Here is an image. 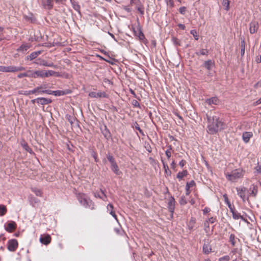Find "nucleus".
I'll use <instances>...</instances> for the list:
<instances>
[{"label":"nucleus","mask_w":261,"mask_h":261,"mask_svg":"<svg viewBox=\"0 0 261 261\" xmlns=\"http://www.w3.org/2000/svg\"><path fill=\"white\" fill-rule=\"evenodd\" d=\"M207 120V132L210 134H216L218 132L224 129L225 124L216 115H213L211 111L206 115Z\"/></svg>","instance_id":"nucleus-1"},{"label":"nucleus","mask_w":261,"mask_h":261,"mask_svg":"<svg viewBox=\"0 0 261 261\" xmlns=\"http://www.w3.org/2000/svg\"><path fill=\"white\" fill-rule=\"evenodd\" d=\"M245 170L241 168L235 169L231 172L225 171L224 174L226 179L231 182H237L242 178L245 174Z\"/></svg>","instance_id":"nucleus-2"},{"label":"nucleus","mask_w":261,"mask_h":261,"mask_svg":"<svg viewBox=\"0 0 261 261\" xmlns=\"http://www.w3.org/2000/svg\"><path fill=\"white\" fill-rule=\"evenodd\" d=\"M77 198L80 203L85 207H90L91 209L94 208L93 202L86 194L79 193L77 195Z\"/></svg>","instance_id":"nucleus-3"},{"label":"nucleus","mask_w":261,"mask_h":261,"mask_svg":"<svg viewBox=\"0 0 261 261\" xmlns=\"http://www.w3.org/2000/svg\"><path fill=\"white\" fill-rule=\"evenodd\" d=\"M25 70V68L22 66H0V71L4 72H15Z\"/></svg>","instance_id":"nucleus-4"},{"label":"nucleus","mask_w":261,"mask_h":261,"mask_svg":"<svg viewBox=\"0 0 261 261\" xmlns=\"http://www.w3.org/2000/svg\"><path fill=\"white\" fill-rule=\"evenodd\" d=\"M237 194L242 199L243 202L248 200L249 197V190L244 187H240L236 188Z\"/></svg>","instance_id":"nucleus-5"},{"label":"nucleus","mask_w":261,"mask_h":261,"mask_svg":"<svg viewBox=\"0 0 261 261\" xmlns=\"http://www.w3.org/2000/svg\"><path fill=\"white\" fill-rule=\"evenodd\" d=\"M35 63L40 66L45 67H53L54 68H56L57 67V66L55 65L54 63L51 62H47V61L42 59L41 58L38 59L37 61L35 62Z\"/></svg>","instance_id":"nucleus-6"},{"label":"nucleus","mask_w":261,"mask_h":261,"mask_svg":"<svg viewBox=\"0 0 261 261\" xmlns=\"http://www.w3.org/2000/svg\"><path fill=\"white\" fill-rule=\"evenodd\" d=\"M89 96L92 98H106L108 96L105 92L101 91H92L89 93Z\"/></svg>","instance_id":"nucleus-7"},{"label":"nucleus","mask_w":261,"mask_h":261,"mask_svg":"<svg viewBox=\"0 0 261 261\" xmlns=\"http://www.w3.org/2000/svg\"><path fill=\"white\" fill-rule=\"evenodd\" d=\"M18 242L15 239L10 240L8 242V249L12 252L15 251L18 247Z\"/></svg>","instance_id":"nucleus-8"},{"label":"nucleus","mask_w":261,"mask_h":261,"mask_svg":"<svg viewBox=\"0 0 261 261\" xmlns=\"http://www.w3.org/2000/svg\"><path fill=\"white\" fill-rule=\"evenodd\" d=\"M168 208L169 212L171 213V216L172 217L175 209V199L173 197H171L169 199Z\"/></svg>","instance_id":"nucleus-9"},{"label":"nucleus","mask_w":261,"mask_h":261,"mask_svg":"<svg viewBox=\"0 0 261 261\" xmlns=\"http://www.w3.org/2000/svg\"><path fill=\"white\" fill-rule=\"evenodd\" d=\"M232 214V218L235 220H238L239 219H242L245 222H248L247 220L243 216L241 215L239 213H238L235 208L232 210V211H230Z\"/></svg>","instance_id":"nucleus-10"},{"label":"nucleus","mask_w":261,"mask_h":261,"mask_svg":"<svg viewBox=\"0 0 261 261\" xmlns=\"http://www.w3.org/2000/svg\"><path fill=\"white\" fill-rule=\"evenodd\" d=\"M258 29V23L257 21H253L249 25V32L251 34L256 33Z\"/></svg>","instance_id":"nucleus-11"},{"label":"nucleus","mask_w":261,"mask_h":261,"mask_svg":"<svg viewBox=\"0 0 261 261\" xmlns=\"http://www.w3.org/2000/svg\"><path fill=\"white\" fill-rule=\"evenodd\" d=\"M40 241L44 245H48L50 243L51 237L48 234L41 235L40 238Z\"/></svg>","instance_id":"nucleus-12"},{"label":"nucleus","mask_w":261,"mask_h":261,"mask_svg":"<svg viewBox=\"0 0 261 261\" xmlns=\"http://www.w3.org/2000/svg\"><path fill=\"white\" fill-rule=\"evenodd\" d=\"M253 136V133L251 132H245L243 133L242 135V139L243 141L247 143H248L250 138H252Z\"/></svg>","instance_id":"nucleus-13"},{"label":"nucleus","mask_w":261,"mask_h":261,"mask_svg":"<svg viewBox=\"0 0 261 261\" xmlns=\"http://www.w3.org/2000/svg\"><path fill=\"white\" fill-rule=\"evenodd\" d=\"M16 228V224L14 221H11L9 223L7 226L5 227V229L9 232H13Z\"/></svg>","instance_id":"nucleus-14"},{"label":"nucleus","mask_w":261,"mask_h":261,"mask_svg":"<svg viewBox=\"0 0 261 261\" xmlns=\"http://www.w3.org/2000/svg\"><path fill=\"white\" fill-rule=\"evenodd\" d=\"M111 169L117 175H120L122 174V172L119 170L117 163L111 165Z\"/></svg>","instance_id":"nucleus-15"},{"label":"nucleus","mask_w":261,"mask_h":261,"mask_svg":"<svg viewBox=\"0 0 261 261\" xmlns=\"http://www.w3.org/2000/svg\"><path fill=\"white\" fill-rule=\"evenodd\" d=\"M42 3L45 8L50 9L53 7L54 0H42Z\"/></svg>","instance_id":"nucleus-16"},{"label":"nucleus","mask_w":261,"mask_h":261,"mask_svg":"<svg viewBox=\"0 0 261 261\" xmlns=\"http://www.w3.org/2000/svg\"><path fill=\"white\" fill-rule=\"evenodd\" d=\"M94 196L95 197L99 198L104 201H106L107 199V196L103 190H100L98 192L94 193Z\"/></svg>","instance_id":"nucleus-17"},{"label":"nucleus","mask_w":261,"mask_h":261,"mask_svg":"<svg viewBox=\"0 0 261 261\" xmlns=\"http://www.w3.org/2000/svg\"><path fill=\"white\" fill-rule=\"evenodd\" d=\"M51 102V100L50 99L41 97L37 98V103L41 105H46Z\"/></svg>","instance_id":"nucleus-18"},{"label":"nucleus","mask_w":261,"mask_h":261,"mask_svg":"<svg viewBox=\"0 0 261 261\" xmlns=\"http://www.w3.org/2000/svg\"><path fill=\"white\" fill-rule=\"evenodd\" d=\"M205 102L208 105L214 104L215 105H218L219 100L217 97H213L205 100Z\"/></svg>","instance_id":"nucleus-19"},{"label":"nucleus","mask_w":261,"mask_h":261,"mask_svg":"<svg viewBox=\"0 0 261 261\" xmlns=\"http://www.w3.org/2000/svg\"><path fill=\"white\" fill-rule=\"evenodd\" d=\"M107 210L108 212H109V213L115 219V220L118 222L117 216L115 214V212L113 211L114 207L113 205L109 203L107 206Z\"/></svg>","instance_id":"nucleus-20"},{"label":"nucleus","mask_w":261,"mask_h":261,"mask_svg":"<svg viewBox=\"0 0 261 261\" xmlns=\"http://www.w3.org/2000/svg\"><path fill=\"white\" fill-rule=\"evenodd\" d=\"M42 86H39V87H37L35 88L33 90H30L28 92V93H29V94H42L43 92H42V91H43V90H42Z\"/></svg>","instance_id":"nucleus-21"},{"label":"nucleus","mask_w":261,"mask_h":261,"mask_svg":"<svg viewBox=\"0 0 261 261\" xmlns=\"http://www.w3.org/2000/svg\"><path fill=\"white\" fill-rule=\"evenodd\" d=\"M257 188L254 185L249 190V194L250 196L255 197L257 193Z\"/></svg>","instance_id":"nucleus-22"},{"label":"nucleus","mask_w":261,"mask_h":261,"mask_svg":"<svg viewBox=\"0 0 261 261\" xmlns=\"http://www.w3.org/2000/svg\"><path fill=\"white\" fill-rule=\"evenodd\" d=\"M40 54V51H34L29 56H28L27 57V58L28 60H30L31 61L36 58Z\"/></svg>","instance_id":"nucleus-23"},{"label":"nucleus","mask_w":261,"mask_h":261,"mask_svg":"<svg viewBox=\"0 0 261 261\" xmlns=\"http://www.w3.org/2000/svg\"><path fill=\"white\" fill-rule=\"evenodd\" d=\"M21 146L28 152L30 153H33L32 149L29 146L28 143L24 140L22 141L20 143Z\"/></svg>","instance_id":"nucleus-24"},{"label":"nucleus","mask_w":261,"mask_h":261,"mask_svg":"<svg viewBox=\"0 0 261 261\" xmlns=\"http://www.w3.org/2000/svg\"><path fill=\"white\" fill-rule=\"evenodd\" d=\"M196 223V219L192 217L188 223V227L190 230H192L195 227Z\"/></svg>","instance_id":"nucleus-25"},{"label":"nucleus","mask_w":261,"mask_h":261,"mask_svg":"<svg viewBox=\"0 0 261 261\" xmlns=\"http://www.w3.org/2000/svg\"><path fill=\"white\" fill-rule=\"evenodd\" d=\"M212 251V248L208 244L204 243L203 246V252L204 253L208 254Z\"/></svg>","instance_id":"nucleus-26"},{"label":"nucleus","mask_w":261,"mask_h":261,"mask_svg":"<svg viewBox=\"0 0 261 261\" xmlns=\"http://www.w3.org/2000/svg\"><path fill=\"white\" fill-rule=\"evenodd\" d=\"M135 35L138 36L140 40H143L144 39V35L140 29L136 31H134Z\"/></svg>","instance_id":"nucleus-27"},{"label":"nucleus","mask_w":261,"mask_h":261,"mask_svg":"<svg viewBox=\"0 0 261 261\" xmlns=\"http://www.w3.org/2000/svg\"><path fill=\"white\" fill-rule=\"evenodd\" d=\"M239 240L238 238H236L234 234H231L229 236V242L233 246H234L236 244L237 241Z\"/></svg>","instance_id":"nucleus-28"},{"label":"nucleus","mask_w":261,"mask_h":261,"mask_svg":"<svg viewBox=\"0 0 261 261\" xmlns=\"http://www.w3.org/2000/svg\"><path fill=\"white\" fill-rule=\"evenodd\" d=\"M7 210L5 205L0 204V216H3L7 213Z\"/></svg>","instance_id":"nucleus-29"},{"label":"nucleus","mask_w":261,"mask_h":261,"mask_svg":"<svg viewBox=\"0 0 261 261\" xmlns=\"http://www.w3.org/2000/svg\"><path fill=\"white\" fill-rule=\"evenodd\" d=\"M30 47V45L27 44H23L19 47V48L18 49V50L23 52L27 51Z\"/></svg>","instance_id":"nucleus-30"},{"label":"nucleus","mask_w":261,"mask_h":261,"mask_svg":"<svg viewBox=\"0 0 261 261\" xmlns=\"http://www.w3.org/2000/svg\"><path fill=\"white\" fill-rule=\"evenodd\" d=\"M54 95L55 96H61L64 95L68 93L67 91L63 90H57L54 91Z\"/></svg>","instance_id":"nucleus-31"},{"label":"nucleus","mask_w":261,"mask_h":261,"mask_svg":"<svg viewBox=\"0 0 261 261\" xmlns=\"http://www.w3.org/2000/svg\"><path fill=\"white\" fill-rule=\"evenodd\" d=\"M229 0H222V4L224 7L226 11H228L229 10Z\"/></svg>","instance_id":"nucleus-32"},{"label":"nucleus","mask_w":261,"mask_h":261,"mask_svg":"<svg viewBox=\"0 0 261 261\" xmlns=\"http://www.w3.org/2000/svg\"><path fill=\"white\" fill-rule=\"evenodd\" d=\"M187 175V170L183 171L182 172H179L177 174V178L179 180L181 179L184 177L186 176Z\"/></svg>","instance_id":"nucleus-33"},{"label":"nucleus","mask_w":261,"mask_h":261,"mask_svg":"<svg viewBox=\"0 0 261 261\" xmlns=\"http://www.w3.org/2000/svg\"><path fill=\"white\" fill-rule=\"evenodd\" d=\"M213 64L211 60H208L204 62V66L207 70H211Z\"/></svg>","instance_id":"nucleus-34"},{"label":"nucleus","mask_w":261,"mask_h":261,"mask_svg":"<svg viewBox=\"0 0 261 261\" xmlns=\"http://www.w3.org/2000/svg\"><path fill=\"white\" fill-rule=\"evenodd\" d=\"M48 71L49 76H54L56 77H59L60 76V74L58 72L51 70H48Z\"/></svg>","instance_id":"nucleus-35"},{"label":"nucleus","mask_w":261,"mask_h":261,"mask_svg":"<svg viewBox=\"0 0 261 261\" xmlns=\"http://www.w3.org/2000/svg\"><path fill=\"white\" fill-rule=\"evenodd\" d=\"M34 70H28L25 72L26 73V77L29 78H34Z\"/></svg>","instance_id":"nucleus-36"},{"label":"nucleus","mask_w":261,"mask_h":261,"mask_svg":"<svg viewBox=\"0 0 261 261\" xmlns=\"http://www.w3.org/2000/svg\"><path fill=\"white\" fill-rule=\"evenodd\" d=\"M107 158L108 161L110 162L111 165L116 163L115 159L111 154H108L107 155Z\"/></svg>","instance_id":"nucleus-37"},{"label":"nucleus","mask_w":261,"mask_h":261,"mask_svg":"<svg viewBox=\"0 0 261 261\" xmlns=\"http://www.w3.org/2000/svg\"><path fill=\"white\" fill-rule=\"evenodd\" d=\"M32 190L34 193H35V194L37 196H40V197L42 196V191L40 189H38L37 188H32Z\"/></svg>","instance_id":"nucleus-38"},{"label":"nucleus","mask_w":261,"mask_h":261,"mask_svg":"<svg viewBox=\"0 0 261 261\" xmlns=\"http://www.w3.org/2000/svg\"><path fill=\"white\" fill-rule=\"evenodd\" d=\"M167 7L169 8H172L174 6L173 0H165Z\"/></svg>","instance_id":"nucleus-39"},{"label":"nucleus","mask_w":261,"mask_h":261,"mask_svg":"<svg viewBox=\"0 0 261 261\" xmlns=\"http://www.w3.org/2000/svg\"><path fill=\"white\" fill-rule=\"evenodd\" d=\"M245 40L244 39H241V55H243L245 53Z\"/></svg>","instance_id":"nucleus-40"},{"label":"nucleus","mask_w":261,"mask_h":261,"mask_svg":"<svg viewBox=\"0 0 261 261\" xmlns=\"http://www.w3.org/2000/svg\"><path fill=\"white\" fill-rule=\"evenodd\" d=\"M162 162L163 164V167H164V168L165 169V173L168 174V170H169V167H168V165L165 163V162H164V161L162 159ZM169 174H170V171H169Z\"/></svg>","instance_id":"nucleus-41"},{"label":"nucleus","mask_w":261,"mask_h":261,"mask_svg":"<svg viewBox=\"0 0 261 261\" xmlns=\"http://www.w3.org/2000/svg\"><path fill=\"white\" fill-rule=\"evenodd\" d=\"M208 54V50L205 49H202L200 50V53H196L197 55H199V54L201 55H206Z\"/></svg>","instance_id":"nucleus-42"},{"label":"nucleus","mask_w":261,"mask_h":261,"mask_svg":"<svg viewBox=\"0 0 261 261\" xmlns=\"http://www.w3.org/2000/svg\"><path fill=\"white\" fill-rule=\"evenodd\" d=\"M190 33L193 36L195 39L197 40L198 39V36L197 35V32L195 30H192L190 31Z\"/></svg>","instance_id":"nucleus-43"},{"label":"nucleus","mask_w":261,"mask_h":261,"mask_svg":"<svg viewBox=\"0 0 261 261\" xmlns=\"http://www.w3.org/2000/svg\"><path fill=\"white\" fill-rule=\"evenodd\" d=\"M230 257L228 255L224 256L219 259V261H229Z\"/></svg>","instance_id":"nucleus-44"},{"label":"nucleus","mask_w":261,"mask_h":261,"mask_svg":"<svg viewBox=\"0 0 261 261\" xmlns=\"http://www.w3.org/2000/svg\"><path fill=\"white\" fill-rule=\"evenodd\" d=\"M195 185V183L194 181L191 180L190 182L187 183L186 187H187V188H192L193 186H194Z\"/></svg>","instance_id":"nucleus-45"},{"label":"nucleus","mask_w":261,"mask_h":261,"mask_svg":"<svg viewBox=\"0 0 261 261\" xmlns=\"http://www.w3.org/2000/svg\"><path fill=\"white\" fill-rule=\"evenodd\" d=\"M171 147H170L169 149H167L165 151L166 155L168 159H169L171 156Z\"/></svg>","instance_id":"nucleus-46"},{"label":"nucleus","mask_w":261,"mask_h":261,"mask_svg":"<svg viewBox=\"0 0 261 261\" xmlns=\"http://www.w3.org/2000/svg\"><path fill=\"white\" fill-rule=\"evenodd\" d=\"M179 11L180 14L184 15L186 11V8L185 7H181L179 9Z\"/></svg>","instance_id":"nucleus-47"},{"label":"nucleus","mask_w":261,"mask_h":261,"mask_svg":"<svg viewBox=\"0 0 261 261\" xmlns=\"http://www.w3.org/2000/svg\"><path fill=\"white\" fill-rule=\"evenodd\" d=\"M34 79H36V78H39L40 77V73H39V70H34Z\"/></svg>","instance_id":"nucleus-48"},{"label":"nucleus","mask_w":261,"mask_h":261,"mask_svg":"<svg viewBox=\"0 0 261 261\" xmlns=\"http://www.w3.org/2000/svg\"><path fill=\"white\" fill-rule=\"evenodd\" d=\"M54 91H51L50 90H44L43 91H42L43 93H46L47 94H52V95H54V93H53Z\"/></svg>","instance_id":"nucleus-49"},{"label":"nucleus","mask_w":261,"mask_h":261,"mask_svg":"<svg viewBox=\"0 0 261 261\" xmlns=\"http://www.w3.org/2000/svg\"><path fill=\"white\" fill-rule=\"evenodd\" d=\"M180 203L181 204H185L187 203V201L185 198V197L184 196H182L180 198Z\"/></svg>","instance_id":"nucleus-50"},{"label":"nucleus","mask_w":261,"mask_h":261,"mask_svg":"<svg viewBox=\"0 0 261 261\" xmlns=\"http://www.w3.org/2000/svg\"><path fill=\"white\" fill-rule=\"evenodd\" d=\"M227 206H228L229 210H230V211H232V210L234 208V206H232L231 203H230V201L225 203Z\"/></svg>","instance_id":"nucleus-51"},{"label":"nucleus","mask_w":261,"mask_h":261,"mask_svg":"<svg viewBox=\"0 0 261 261\" xmlns=\"http://www.w3.org/2000/svg\"><path fill=\"white\" fill-rule=\"evenodd\" d=\"M132 104L135 106V107H140V105H139V103L138 102V101L136 100H133L132 101Z\"/></svg>","instance_id":"nucleus-52"},{"label":"nucleus","mask_w":261,"mask_h":261,"mask_svg":"<svg viewBox=\"0 0 261 261\" xmlns=\"http://www.w3.org/2000/svg\"><path fill=\"white\" fill-rule=\"evenodd\" d=\"M24 77H26V73L25 72L21 73L17 75V77L19 78V79H21V78H22Z\"/></svg>","instance_id":"nucleus-53"},{"label":"nucleus","mask_w":261,"mask_h":261,"mask_svg":"<svg viewBox=\"0 0 261 261\" xmlns=\"http://www.w3.org/2000/svg\"><path fill=\"white\" fill-rule=\"evenodd\" d=\"M137 10L141 14H144V9H143V7H139L137 8Z\"/></svg>","instance_id":"nucleus-54"},{"label":"nucleus","mask_w":261,"mask_h":261,"mask_svg":"<svg viewBox=\"0 0 261 261\" xmlns=\"http://www.w3.org/2000/svg\"><path fill=\"white\" fill-rule=\"evenodd\" d=\"M223 197L224 198V200L225 203H226V202L229 201L227 194H224Z\"/></svg>","instance_id":"nucleus-55"},{"label":"nucleus","mask_w":261,"mask_h":261,"mask_svg":"<svg viewBox=\"0 0 261 261\" xmlns=\"http://www.w3.org/2000/svg\"><path fill=\"white\" fill-rule=\"evenodd\" d=\"M39 70V73H40V78H44V70Z\"/></svg>","instance_id":"nucleus-56"},{"label":"nucleus","mask_w":261,"mask_h":261,"mask_svg":"<svg viewBox=\"0 0 261 261\" xmlns=\"http://www.w3.org/2000/svg\"><path fill=\"white\" fill-rule=\"evenodd\" d=\"M261 103V97L258 99L257 101L254 102L253 106H256Z\"/></svg>","instance_id":"nucleus-57"},{"label":"nucleus","mask_w":261,"mask_h":261,"mask_svg":"<svg viewBox=\"0 0 261 261\" xmlns=\"http://www.w3.org/2000/svg\"><path fill=\"white\" fill-rule=\"evenodd\" d=\"M211 211L210 208H208V207H205L203 210V214H205L208 212H210Z\"/></svg>","instance_id":"nucleus-58"},{"label":"nucleus","mask_w":261,"mask_h":261,"mask_svg":"<svg viewBox=\"0 0 261 261\" xmlns=\"http://www.w3.org/2000/svg\"><path fill=\"white\" fill-rule=\"evenodd\" d=\"M44 78H46L49 77L48 70H44Z\"/></svg>","instance_id":"nucleus-59"},{"label":"nucleus","mask_w":261,"mask_h":261,"mask_svg":"<svg viewBox=\"0 0 261 261\" xmlns=\"http://www.w3.org/2000/svg\"><path fill=\"white\" fill-rule=\"evenodd\" d=\"M186 164V161L185 160H181L179 163V165L180 167H183Z\"/></svg>","instance_id":"nucleus-60"},{"label":"nucleus","mask_w":261,"mask_h":261,"mask_svg":"<svg viewBox=\"0 0 261 261\" xmlns=\"http://www.w3.org/2000/svg\"><path fill=\"white\" fill-rule=\"evenodd\" d=\"M207 221H208V223H213L215 221V219L213 217H211V218H209Z\"/></svg>","instance_id":"nucleus-61"},{"label":"nucleus","mask_w":261,"mask_h":261,"mask_svg":"<svg viewBox=\"0 0 261 261\" xmlns=\"http://www.w3.org/2000/svg\"><path fill=\"white\" fill-rule=\"evenodd\" d=\"M186 195H189L191 192V191L190 190V188H187V187L186 186Z\"/></svg>","instance_id":"nucleus-62"},{"label":"nucleus","mask_w":261,"mask_h":261,"mask_svg":"<svg viewBox=\"0 0 261 261\" xmlns=\"http://www.w3.org/2000/svg\"><path fill=\"white\" fill-rule=\"evenodd\" d=\"M178 25L179 28H180V29H181L182 30H185V25H184L182 24H179Z\"/></svg>","instance_id":"nucleus-63"},{"label":"nucleus","mask_w":261,"mask_h":261,"mask_svg":"<svg viewBox=\"0 0 261 261\" xmlns=\"http://www.w3.org/2000/svg\"><path fill=\"white\" fill-rule=\"evenodd\" d=\"M204 225L205 227H209L208 221H205L204 223Z\"/></svg>","instance_id":"nucleus-64"}]
</instances>
